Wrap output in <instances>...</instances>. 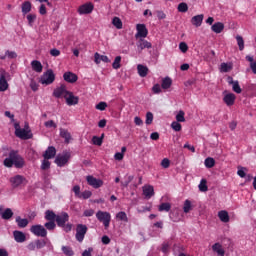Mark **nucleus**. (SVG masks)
Listing matches in <instances>:
<instances>
[{
	"mask_svg": "<svg viewBox=\"0 0 256 256\" xmlns=\"http://www.w3.org/2000/svg\"><path fill=\"white\" fill-rule=\"evenodd\" d=\"M5 167H16L17 169H21L23 165H25V160L19 155L17 151H10L9 157L4 160Z\"/></svg>",
	"mask_w": 256,
	"mask_h": 256,
	"instance_id": "nucleus-1",
	"label": "nucleus"
},
{
	"mask_svg": "<svg viewBox=\"0 0 256 256\" xmlns=\"http://www.w3.org/2000/svg\"><path fill=\"white\" fill-rule=\"evenodd\" d=\"M15 135L19 139H31L33 134H31V129H29V124H25L24 128H21L19 124H15Z\"/></svg>",
	"mask_w": 256,
	"mask_h": 256,
	"instance_id": "nucleus-2",
	"label": "nucleus"
},
{
	"mask_svg": "<svg viewBox=\"0 0 256 256\" xmlns=\"http://www.w3.org/2000/svg\"><path fill=\"white\" fill-rule=\"evenodd\" d=\"M96 218L98 221H100V223H103L105 229L109 228L111 223V214L109 212L98 211L96 213Z\"/></svg>",
	"mask_w": 256,
	"mask_h": 256,
	"instance_id": "nucleus-3",
	"label": "nucleus"
},
{
	"mask_svg": "<svg viewBox=\"0 0 256 256\" xmlns=\"http://www.w3.org/2000/svg\"><path fill=\"white\" fill-rule=\"evenodd\" d=\"M53 81H55V73H53V70H47L40 79L42 85H51Z\"/></svg>",
	"mask_w": 256,
	"mask_h": 256,
	"instance_id": "nucleus-4",
	"label": "nucleus"
},
{
	"mask_svg": "<svg viewBox=\"0 0 256 256\" xmlns=\"http://www.w3.org/2000/svg\"><path fill=\"white\" fill-rule=\"evenodd\" d=\"M10 183L12 187H25V185H27V178H25V176L16 175L10 178Z\"/></svg>",
	"mask_w": 256,
	"mask_h": 256,
	"instance_id": "nucleus-5",
	"label": "nucleus"
},
{
	"mask_svg": "<svg viewBox=\"0 0 256 256\" xmlns=\"http://www.w3.org/2000/svg\"><path fill=\"white\" fill-rule=\"evenodd\" d=\"M9 77V73L5 70L0 71V91L4 92L9 89V83L7 82V78Z\"/></svg>",
	"mask_w": 256,
	"mask_h": 256,
	"instance_id": "nucleus-6",
	"label": "nucleus"
},
{
	"mask_svg": "<svg viewBox=\"0 0 256 256\" xmlns=\"http://www.w3.org/2000/svg\"><path fill=\"white\" fill-rule=\"evenodd\" d=\"M69 93V91L67 90V86H65L64 84L58 86L54 92L53 95L54 97H56L57 99H65V97H67V94Z\"/></svg>",
	"mask_w": 256,
	"mask_h": 256,
	"instance_id": "nucleus-7",
	"label": "nucleus"
},
{
	"mask_svg": "<svg viewBox=\"0 0 256 256\" xmlns=\"http://www.w3.org/2000/svg\"><path fill=\"white\" fill-rule=\"evenodd\" d=\"M70 157L71 154L69 152H64L56 157L55 163L58 165V167H63L64 165H67Z\"/></svg>",
	"mask_w": 256,
	"mask_h": 256,
	"instance_id": "nucleus-8",
	"label": "nucleus"
},
{
	"mask_svg": "<svg viewBox=\"0 0 256 256\" xmlns=\"http://www.w3.org/2000/svg\"><path fill=\"white\" fill-rule=\"evenodd\" d=\"M93 9H95L93 3L88 2L79 6L78 13L79 15H89L90 13H93Z\"/></svg>",
	"mask_w": 256,
	"mask_h": 256,
	"instance_id": "nucleus-9",
	"label": "nucleus"
},
{
	"mask_svg": "<svg viewBox=\"0 0 256 256\" xmlns=\"http://www.w3.org/2000/svg\"><path fill=\"white\" fill-rule=\"evenodd\" d=\"M30 231L33 235H36V237H47V230L41 225H33Z\"/></svg>",
	"mask_w": 256,
	"mask_h": 256,
	"instance_id": "nucleus-10",
	"label": "nucleus"
},
{
	"mask_svg": "<svg viewBox=\"0 0 256 256\" xmlns=\"http://www.w3.org/2000/svg\"><path fill=\"white\" fill-rule=\"evenodd\" d=\"M66 101V104L69 105V107L73 105H78L79 103V96H76L73 92L68 91L66 94V97L64 98Z\"/></svg>",
	"mask_w": 256,
	"mask_h": 256,
	"instance_id": "nucleus-11",
	"label": "nucleus"
},
{
	"mask_svg": "<svg viewBox=\"0 0 256 256\" xmlns=\"http://www.w3.org/2000/svg\"><path fill=\"white\" fill-rule=\"evenodd\" d=\"M237 99V96L231 92H224L223 101L227 105V107H233L235 105V100Z\"/></svg>",
	"mask_w": 256,
	"mask_h": 256,
	"instance_id": "nucleus-12",
	"label": "nucleus"
},
{
	"mask_svg": "<svg viewBox=\"0 0 256 256\" xmlns=\"http://www.w3.org/2000/svg\"><path fill=\"white\" fill-rule=\"evenodd\" d=\"M88 185L90 187H93L94 189H99V187H103V180L97 179L93 176H87L86 177Z\"/></svg>",
	"mask_w": 256,
	"mask_h": 256,
	"instance_id": "nucleus-13",
	"label": "nucleus"
},
{
	"mask_svg": "<svg viewBox=\"0 0 256 256\" xmlns=\"http://www.w3.org/2000/svg\"><path fill=\"white\" fill-rule=\"evenodd\" d=\"M87 233V226L79 224L76 228V239L81 243L85 239V234Z\"/></svg>",
	"mask_w": 256,
	"mask_h": 256,
	"instance_id": "nucleus-14",
	"label": "nucleus"
},
{
	"mask_svg": "<svg viewBox=\"0 0 256 256\" xmlns=\"http://www.w3.org/2000/svg\"><path fill=\"white\" fill-rule=\"evenodd\" d=\"M136 30H137L136 39H139V37H141L142 39H145V37L149 35V30H147V27L145 26V24H137Z\"/></svg>",
	"mask_w": 256,
	"mask_h": 256,
	"instance_id": "nucleus-15",
	"label": "nucleus"
},
{
	"mask_svg": "<svg viewBox=\"0 0 256 256\" xmlns=\"http://www.w3.org/2000/svg\"><path fill=\"white\" fill-rule=\"evenodd\" d=\"M145 199H151L155 195V189L151 185H145L142 188Z\"/></svg>",
	"mask_w": 256,
	"mask_h": 256,
	"instance_id": "nucleus-16",
	"label": "nucleus"
},
{
	"mask_svg": "<svg viewBox=\"0 0 256 256\" xmlns=\"http://www.w3.org/2000/svg\"><path fill=\"white\" fill-rule=\"evenodd\" d=\"M69 221V215L62 213L56 217V223L59 227H65V223Z\"/></svg>",
	"mask_w": 256,
	"mask_h": 256,
	"instance_id": "nucleus-17",
	"label": "nucleus"
},
{
	"mask_svg": "<svg viewBox=\"0 0 256 256\" xmlns=\"http://www.w3.org/2000/svg\"><path fill=\"white\" fill-rule=\"evenodd\" d=\"M63 77L64 81H66L67 83H77V79H79V77H77V74L73 72H66L64 73Z\"/></svg>",
	"mask_w": 256,
	"mask_h": 256,
	"instance_id": "nucleus-18",
	"label": "nucleus"
},
{
	"mask_svg": "<svg viewBox=\"0 0 256 256\" xmlns=\"http://www.w3.org/2000/svg\"><path fill=\"white\" fill-rule=\"evenodd\" d=\"M101 61H103V63H111V60H109V57H107L105 55H101L96 52L94 54V62L96 63V65H99V63H101Z\"/></svg>",
	"mask_w": 256,
	"mask_h": 256,
	"instance_id": "nucleus-19",
	"label": "nucleus"
},
{
	"mask_svg": "<svg viewBox=\"0 0 256 256\" xmlns=\"http://www.w3.org/2000/svg\"><path fill=\"white\" fill-rule=\"evenodd\" d=\"M14 235V239L17 243H25L27 237L25 236V233L21 232V231H14L13 232Z\"/></svg>",
	"mask_w": 256,
	"mask_h": 256,
	"instance_id": "nucleus-20",
	"label": "nucleus"
},
{
	"mask_svg": "<svg viewBox=\"0 0 256 256\" xmlns=\"http://www.w3.org/2000/svg\"><path fill=\"white\" fill-rule=\"evenodd\" d=\"M228 83L229 85H232V91H234V93H241V86H239V81H235L233 80L232 77L228 78Z\"/></svg>",
	"mask_w": 256,
	"mask_h": 256,
	"instance_id": "nucleus-21",
	"label": "nucleus"
},
{
	"mask_svg": "<svg viewBox=\"0 0 256 256\" xmlns=\"http://www.w3.org/2000/svg\"><path fill=\"white\" fill-rule=\"evenodd\" d=\"M137 71L140 77H147V75H149V68L143 64L137 65Z\"/></svg>",
	"mask_w": 256,
	"mask_h": 256,
	"instance_id": "nucleus-22",
	"label": "nucleus"
},
{
	"mask_svg": "<svg viewBox=\"0 0 256 256\" xmlns=\"http://www.w3.org/2000/svg\"><path fill=\"white\" fill-rule=\"evenodd\" d=\"M56 153H57V150L55 149V147L50 146L45 151L43 157H44V159H53V157H55Z\"/></svg>",
	"mask_w": 256,
	"mask_h": 256,
	"instance_id": "nucleus-23",
	"label": "nucleus"
},
{
	"mask_svg": "<svg viewBox=\"0 0 256 256\" xmlns=\"http://www.w3.org/2000/svg\"><path fill=\"white\" fill-rule=\"evenodd\" d=\"M203 17H204L203 14L192 17L191 19L192 25H194V27H201L203 23Z\"/></svg>",
	"mask_w": 256,
	"mask_h": 256,
	"instance_id": "nucleus-24",
	"label": "nucleus"
},
{
	"mask_svg": "<svg viewBox=\"0 0 256 256\" xmlns=\"http://www.w3.org/2000/svg\"><path fill=\"white\" fill-rule=\"evenodd\" d=\"M212 251H214V253H217L218 256H225V250L223 249V246L219 243H215L212 246Z\"/></svg>",
	"mask_w": 256,
	"mask_h": 256,
	"instance_id": "nucleus-25",
	"label": "nucleus"
},
{
	"mask_svg": "<svg viewBox=\"0 0 256 256\" xmlns=\"http://www.w3.org/2000/svg\"><path fill=\"white\" fill-rule=\"evenodd\" d=\"M31 67L36 73H41L43 71V65L37 60L31 62Z\"/></svg>",
	"mask_w": 256,
	"mask_h": 256,
	"instance_id": "nucleus-26",
	"label": "nucleus"
},
{
	"mask_svg": "<svg viewBox=\"0 0 256 256\" xmlns=\"http://www.w3.org/2000/svg\"><path fill=\"white\" fill-rule=\"evenodd\" d=\"M211 29L214 33H222L223 29H225V25L221 22H217L212 25Z\"/></svg>",
	"mask_w": 256,
	"mask_h": 256,
	"instance_id": "nucleus-27",
	"label": "nucleus"
},
{
	"mask_svg": "<svg viewBox=\"0 0 256 256\" xmlns=\"http://www.w3.org/2000/svg\"><path fill=\"white\" fill-rule=\"evenodd\" d=\"M138 49L141 51H143V49H151V42L140 39L138 42Z\"/></svg>",
	"mask_w": 256,
	"mask_h": 256,
	"instance_id": "nucleus-28",
	"label": "nucleus"
},
{
	"mask_svg": "<svg viewBox=\"0 0 256 256\" xmlns=\"http://www.w3.org/2000/svg\"><path fill=\"white\" fill-rule=\"evenodd\" d=\"M218 217L222 223H229V213L225 210L218 212Z\"/></svg>",
	"mask_w": 256,
	"mask_h": 256,
	"instance_id": "nucleus-29",
	"label": "nucleus"
},
{
	"mask_svg": "<svg viewBox=\"0 0 256 256\" xmlns=\"http://www.w3.org/2000/svg\"><path fill=\"white\" fill-rule=\"evenodd\" d=\"M231 69H233V64H231V63H222L220 65L221 73H229V71H231Z\"/></svg>",
	"mask_w": 256,
	"mask_h": 256,
	"instance_id": "nucleus-30",
	"label": "nucleus"
},
{
	"mask_svg": "<svg viewBox=\"0 0 256 256\" xmlns=\"http://www.w3.org/2000/svg\"><path fill=\"white\" fill-rule=\"evenodd\" d=\"M105 137V134H102L101 137L93 136L92 143L93 145H97L98 147H101L103 145V138Z\"/></svg>",
	"mask_w": 256,
	"mask_h": 256,
	"instance_id": "nucleus-31",
	"label": "nucleus"
},
{
	"mask_svg": "<svg viewBox=\"0 0 256 256\" xmlns=\"http://www.w3.org/2000/svg\"><path fill=\"white\" fill-rule=\"evenodd\" d=\"M31 7H32L31 2L25 1V2L22 4V13H23L24 15H27V13H30Z\"/></svg>",
	"mask_w": 256,
	"mask_h": 256,
	"instance_id": "nucleus-32",
	"label": "nucleus"
},
{
	"mask_svg": "<svg viewBox=\"0 0 256 256\" xmlns=\"http://www.w3.org/2000/svg\"><path fill=\"white\" fill-rule=\"evenodd\" d=\"M204 165L207 169H213L215 167V159L208 157L204 161Z\"/></svg>",
	"mask_w": 256,
	"mask_h": 256,
	"instance_id": "nucleus-33",
	"label": "nucleus"
},
{
	"mask_svg": "<svg viewBox=\"0 0 256 256\" xmlns=\"http://www.w3.org/2000/svg\"><path fill=\"white\" fill-rule=\"evenodd\" d=\"M16 223H17L18 227L25 228V227H27V225H29V220L22 219L21 217H17Z\"/></svg>",
	"mask_w": 256,
	"mask_h": 256,
	"instance_id": "nucleus-34",
	"label": "nucleus"
},
{
	"mask_svg": "<svg viewBox=\"0 0 256 256\" xmlns=\"http://www.w3.org/2000/svg\"><path fill=\"white\" fill-rule=\"evenodd\" d=\"M112 25H114L117 29H123V21H121V18L114 17L112 19Z\"/></svg>",
	"mask_w": 256,
	"mask_h": 256,
	"instance_id": "nucleus-35",
	"label": "nucleus"
},
{
	"mask_svg": "<svg viewBox=\"0 0 256 256\" xmlns=\"http://www.w3.org/2000/svg\"><path fill=\"white\" fill-rule=\"evenodd\" d=\"M45 219L46 221H55L57 219V215L51 210H47L45 213Z\"/></svg>",
	"mask_w": 256,
	"mask_h": 256,
	"instance_id": "nucleus-36",
	"label": "nucleus"
},
{
	"mask_svg": "<svg viewBox=\"0 0 256 256\" xmlns=\"http://www.w3.org/2000/svg\"><path fill=\"white\" fill-rule=\"evenodd\" d=\"M246 61H249L250 68L252 69L253 73L256 75V60L253 61L252 56H246Z\"/></svg>",
	"mask_w": 256,
	"mask_h": 256,
	"instance_id": "nucleus-37",
	"label": "nucleus"
},
{
	"mask_svg": "<svg viewBox=\"0 0 256 256\" xmlns=\"http://www.w3.org/2000/svg\"><path fill=\"white\" fill-rule=\"evenodd\" d=\"M2 219H11L13 217V211L10 208L5 209L2 212Z\"/></svg>",
	"mask_w": 256,
	"mask_h": 256,
	"instance_id": "nucleus-38",
	"label": "nucleus"
},
{
	"mask_svg": "<svg viewBox=\"0 0 256 256\" xmlns=\"http://www.w3.org/2000/svg\"><path fill=\"white\" fill-rule=\"evenodd\" d=\"M199 190L202 191V193H205L209 190V188L207 187V180L206 179H202L200 184H199Z\"/></svg>",
	"mask_w": 256,
	"mask_h": 256,
	"instance_id": "nucleus-39",
	"label": "nucleus"
},
{
	"mask_svg": "<svg viewBox=\"0 0 256 256\" xmlns=\"http://www.w3.org/2000/svg\"><path fill=\"white\" fill-rule=\"evenodd\" d=\"M176 121L178 123H185V112L183 110H180L176 115Z\"/></svg>",
	"mask_w": 256,
	"mask_h": 256,
	"instance_id": "nucleus-40",
	"label": "nucleus"
},
{
	"mask_svg": "<svg viewBox=\"0 0 256 256\" xmlns=\"http://www.w3.org/2000/svg\"><path fill=\"white\" fill-rule=\"evenodd\" d=\"M178 11L179 13H187V11H189V6L187 3L182 2L178 5Z\"/></svg>",
	"mask_w": 256,
	"mask_h": 256,
	"instance_id": "nucleus-41",
	"label": "nucleus"
},
{
	"mask_svg": "<svg viewBox=\"0 0 256 256\" xmlns=\"http://www.w3.org/2000/svg\"><path fill=\"white\" fill-rule=\"evenodd\" d=\"M171 84H172L171 78H164L162 80L161 87L162 89H169V87H171Z\"/></svg>",
	"mask_w": 256,
	"mask_h": 256,
	"instance_id": "nucleus-42",
	"label": "nucleus"
},
{
	"mask_svg": "<svg viewBox=\"0 0 256 256\" xmlns=\"http://www.w3.org/2000/svg\"><path fill=\"white\" fill-rule=\"evenodd\" d=\"M27 21H28V25L30 27H33V23H35V20L37 19V15L36 14H28L26 16Z\"/></svg>",
	"mask_w": 256,
	"mask_h": 256,
	"instance_id": "nucleus-43",
	"label": "nucleus"
},
{
	"mask_svg": "<svg viewBox=\"0 0 256 256\" xmlns=\"http://www.w3.org/2000/svg\"><path fill=\"white\" fill-rule=\"evenodd\" d=\"M236 41L240 51H243V49H245V41L243 40V37L236 36Z\"/></svg>",
	"mask_w": 256,
	"mask_h": 256,
	"instance_id": "nucleus-44",
	"label": "nucleus"
},
{
	"mask_svg": "<svg viewBox=\"0 0 256 256\" xmlns=\"http://www.w3.org/2000/svg\"><path fill=\"white\" fill-rule=\"evenodd\" d=\"M60 135L61 137H63V139H65L66 143H69V141L71 140V134L67 132V130H61Z\"/></svg>",
	"mask_w": 256,
	"mask_h": 256,
	"instance_id": "nucleus-45",
	"label": "nucleus"
},
{
	"mask_svg": "<svg viewBox=\"0 0 256 256\" xmlns=\"http://www.w3.org/2000/svg\"><path fill=\"white\" fill-rule=\"evenodd\" d=\"M116 219H118V221H125V223H127V221H128L127 214L125 212L117 213Z\"/></svg>",
	"mask_w": 256,
	"mask_h": 256,
	"instance_id": "nucleus-46",
	"label": "nucleus"
},
{
	"mask_svg": "<svg viewBox=\"0 0 256 256\" xmlns=\"http://www.w3.org/2000/svg\"><path fill=\"white\" fill-rule=\"evenodd\" d=\"M113 69L121 68V56H117L112 64Z\"/></svg>",
	"mask_w": 256,
	"mask_h": 256,
	"instance_id": "nucleus-47",
	"label": "nucleus"
},
{
	"mask_svg": "<svg viewBox=\"0 0 256 256\" xmlns=\"http://www.w3.org/2000/svg\"><path fill=\"white\" fill-rule=\"evenodd\" d=\"M191 209H192L191 201L185 200L184 206H183L184 213H189V211H191Z\"/></svg>",
	"mask_w": 256,
	"mask_h": 256,
	"instance_id": "nucleus-48",
	"label": "nucleus"
},
{
	"mask_svg": "<svg viewBox=\"0 0 256 256\" xmlns=\"http://www.w3.org/2000/svg\"><path fill=\"white\" fill-rule=\"evenodd\" d=\"M62 251L64 253V255H67V256H73V249H71V247L69 246H63L62 247Z\"/></svg>",
	"mask_w": 256,
	"mask_h": 256,
	"instance_id": "nucleus-49",
	"label": "nucleus"
},
{
	"mask_svg": "<svg viewBox=\"0 0 256 256\" xmlns=\"http://www.w3.org/2000/svg\"><path fill=\"white\" fill-rule=\"evenodd\" d=\"M92 193L89 190H86L78 196V199H89L91 197Z\"/></svg>",
	"mask_w": 256,
	"mask_h": 256,
	"instance_id": "nucleus-50",
	"label": "nucleus"
},
{
	"mask_svg": "<svg viewBox=\"0 0 256 256\" xmlns=\"http://www.w3.org/2000/svg\"><path fill=\"white\" fill-rule=\"evenodd\" d=\"M171 210V204L169 203H162L159 206V211H170Z\"/></svg>",
	"mask_w": 256,
	"mask_h": 256,
	"instance_id": "nucleus-51",
	"label": "nucleus"
},
{
	"mask_svg": "<svg viewBox=\"0 0 256 256\" xmlns=\"http://www.w3.org/2000/svg\"><path fill=\"white\" fill-rule=\"evenodd\" d=\"M179 49L182 53H187V51H189V46L187 45V43L181 42L179 44Z\"/></svg>",
	"mask_w": 256,
	"mask_h": 256,
	"instance_id": "nucleus-52",
	"label": "nucleus"
},
{
	"mask_svg": "<svg viewBox=\"0 0 256 256\" xmlns=\"http://www.w3.org/2000/svg\"><path fill=\"white\" fill-rule=\"evenodd\" d=\"M96 109L98 111H105V109H107V103L106 102H99L97 105H96Z\"/></svg>",
	"mask_w": 256,
	"mask_h": 256,
	"instance_id": "nucleus-53",
	"label": "nucleus"
},
{
	"mask_svg": "<svg viewBox=\"0 0 256 256\" xmlns=\"http://www.w3.org/2000/svg\"><path fill=\"white\" fill-rule=\"evenodd\" d=\"M246 171H247V168H245V167H240V168L238 169L237 174L239 175V177H241V178L243 179V178H245V176L247 175Z\"/></svg>",
	"mask_w": 256,
	"mask_h": 256,
	"instance_id": "nucleus-54",
	"label": "nucleus"
},
{
	"mask_svg": "<svg viewBox=\"0 0 256 256\" xmlns=\"http://www.w3.org/2000/svg\"><path fill=\"white\" fill-rule=\"evenodd\" d=\"M171 127L174 131H181L182 129L181 124L177 121L172 122Z\"/></svg>",
	"mask_w": 256,
	"mask_h": 256,
	"instance_id": "nucleus-55",
	"label": "nucleus"
},
{
	"mask_svg": "<svg viewBox=\"0 0 256 256\" xmlns=\"http://www.w3.org/2000/svg\"><path fill=\"white\" fill-rule=\"evenodd\" d=\"M153 123V113L147 112L146 113V125H151Z\"/></svg>",
	"mask_w": 256,
	"mask_h": 256,
	"instance_id": "nucleus-56",
	"label": "nucleus"
},
{
	"mask_svg": "<svg viewBox=\"0 0 256 256\" xmlns=\"http://www.w3.org/2000/svg\"><path fill=\"white\" fill-rule=\"evenodd\" d=\"M161 165L164 169H169L170 165H171V161L167 158H164L161 162Z\"/></svg>",
	"mask_w": 256,
	"mask_h": 256,
	"instance_id": "nucleus-57",
	"label": "nucleus"
},
{
	"mask_svg": "<svg viewBox=\"0 0 256 256\" xmlns=\"http://www.w3.org/2000/svg\"><path fill=\"white\" fill-rule=\"evenodd\" d=\"M51 167V162H49L48 159H44V161L42 162V166L41 169H43L44 171L49 169Z\"/></svg>",
	"mask_w": 256,
	"mask_h": 256,
	"instance_id": "nucleus-58",
	"label": "nucleus"
},
{
	"mask_svg": "<svg viewBox=\"0 0 256 256\" xmlns=\"http://www.w3.org/2000/svg\"><path fill=\"white\" fill-rule=\"evenodd\" d=\"M45 126L48 127L49 129L57 128V124H55V122H53L52 120L45 122Z\"/></svg>",
	"mask_w": 256,
	"mask_h": 256,
	"instance_id": "nucleus-59",
	"label": "nucleus"
},
{
	"mask_svg": "<svg viewBox=\"0 0 256 256\" xmlns=\"http://www.w3.org/2000/svg\"><path fill=\"white\" fill-rule=\"evenodd\" d=\"M45 227H46V229H48V231H53V229H55V222L50 221L45 224Z\"/></svg>",
	"mask_w": 256,
	"mask_h": 256,
	"instance_id": "nucleus-60",
	"label": "nucleus"
},
{
	"mask_svg": "<svg viewBox=\"0 0 256 256\" xmlns=\"http://www.w3.org/2000/svg\"><path fill=\"white\" fill-rule=\"evenodd\" d=\"M72 191L75 193L76 197L79 198L81 195V187L79 185H76L73 187Z\"/></svg>",
	"mask_w": 256,
	"mask_h": 256,
	"instance_id": "nucleus-61",
	"label": "nucleus"
},
{
	"mask_svg": "<svg viewBox=\"0 0 256 256\" xmlns=\"http://www.w3.org/2000/svg\"><path fill=\"white\" fill-rule=\"evenodd\" d=\"M125 157V155L121 152H117L115 155H114V159L115 161H123V158Z\"/></svg>",
	"mask_w": 256,
	"mask_h": 256,
	"instance_id": "nucleus-62",
	"label": "nucleus"
},
{
	"mask_svg": "<svg viewBox=\"0 0 256 256\" xmlns=\"http://www.w3.org/2000/svg\"><path fill=\"white\" fill-rule=\"evenodd\" d=\"M39 13L40 15H47V7L45 6V4H41L39 8Z\"/></svg>",
	"mask_w": 256,
	"mask_h": 256,
	"instance_id": "nucleus-63",
	"label": "nucleus"
},
{
	"mask_svg": "<svg viewBox=\"0 0 256 256\" xmlns=\"http://www.w3.org/2000/svg\"><path fill=\"white\" fill-rule=\"evenodd\" d=\"M152 91L153 93H156V94L161 93V85L159 84L154 85L152 88Z\"/></svg>",
	"mask_w": 256,
	"mask_h": 256,
	"instance_id": "nucleus-64",
	"label": "nucleus"
}]
</instances>
